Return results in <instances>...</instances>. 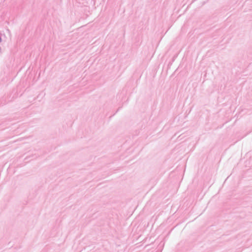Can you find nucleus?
I'll return each mask as SVG.
<instances>
[{
  "label": "nucleus",
  "mask_w": 252,
  "mask_h": 252,
  "mask_svg": "<svg viewBox=\"0 0 252 252\" xmlns=\"http://www.w3.org/2000/svg\"><path fill=\"white\" fill-rule=\"evenodd\" d=\"M5 104V103L0 102V105H2V104Z\"/></svg>",
  "instance_id": "obj_3"
},
{
  "label": "nucleus",
  "mask_w": 252,
  "mask_h": 252,
  "mask_svg": "<svg viewBox=\"0 0 252 252\" xmlns=\"http://www.w3.org/2000/svg\"><path fill=\"white\" fill-rule=\"evenodd\" d=\"M2 41V38L1 37V36H0V42H1Z\"/></svg>",
  "instance_id": "obj_2"
},
{
  "label": "nucleus",
  "mask_w": 252,
  "mask_h": 252,
  "mask_svg": "<svg viewBox=\"0 0 252 252\" xmlns=\"http://www.w3.org/2000/svg\"><path fill=\"white\" fill-rule=\"evenodd\" d=\"M121 107H119L118 109H117L116 112H117L118 111H119L120 110V109H121Z\"/></svg>",
  "instance_id": "obj_1"
}]
</instances>
